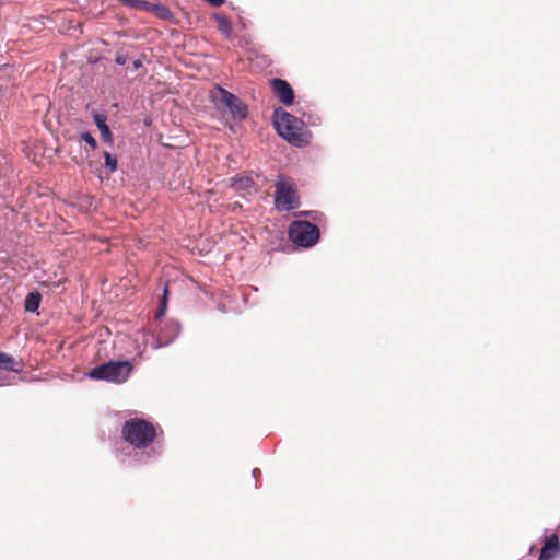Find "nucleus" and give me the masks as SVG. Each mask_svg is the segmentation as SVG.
<instances>
[{
  "label": "nucleus",
  "mask_w": 560,
  "mask_h": 560,
  "mask_svg": "<svg viewBox=\"0 0 560 560\" xmlns=\"http://www.w3.org/2000/svg\"><path fill=\"white\" fill-rule=\"evenodd\" d=\"M121 435L135 448H145L154 442L158 433L152 422L133 418L124 423Z\"/></svg>",
  "instance_id": "nucleus-2"
},
{
  "label": "nucleus",
  "mask_w": 560,
  "mask_h": 560,
  "mask_svg": "<svg viewBox=\"0 0 560 560\" xmlns=\"http://www.w3.org/2000/svg\"><path fill=\"white\" fill-rule=\"evenodd\" d=\"M253 475H254V477H255V478H256L258 475H260L259 469H257V468H256V469H254V470H253Z\"/></svg>",
  "instance_id": "nucleus-19"
},
{
  "label": "nucleus",
  "mask_w": 560,
  "mask_h": 560,
  "mask_svg": "<svg viewBox=\"0 0 560 560\" xmlns=\"http://www.w3.org/2000/svg\"><path fill=\"white\" fill-rule=\"evenodd\" d=\"M121 3L131 7V8H139V9H148V2L144 0H119Z\"/></svg>",
  "instance_id": "nucleus-14"
},
{
  "label": "nucleus",
  "mask_w": 560,
  "mask_h": 560,
  "mask_svg": "<svg viewBox=\"0 0 560 560\" xmlns=\"http://www.w3.org/2000/svg\"><path fill=\"white\" fill-rule=\"evenodd\" d=\"M209 97L224 117L230 116L234 120H243L245 118V107L242 105V102L225 89L215 85L210 90Z\"/></svg>",
  "instance_id": "nucleus-3"
},
{
  "label": "nucleus",
  "mask_w": 560,
  "mask_h": 560,
  "mask_svg": "<svg viewBox=\"0 0 560 560\" xmlns=\"http://www.w3.org/2000/svg\"><path fill=\"white\" fill-rule=\"evenodd\" d=\"M81 140L88 143L92 148V150H95L97 147L95 138L90 132H83L81 135Z\"/></svg>",
  "instance_id": "nucleus-15"
},
{
  "label": "nucleus",
  "mask_w": 560,
  "mask_h": 560,
  "mask_svg": "<svg viewBox=\"0 0 560 560\" xmlns=\"http://www.w3.org/2000/svg\"><path fill=\"white\" fill-rule=\"evenodd\" d=\"M273 124L277 132L289 143L295 147H303L310 142L311 133L306 130L304 122L290 113L276 109Z\"/></svg>",
  "instance_id": "nucleus-1"
},
{
  "label": "nucleus",
  "mask_w": 560,
  "mask_h": 560,
  "mask_svg": "<svg viewBox=\"0 0 560 560\" xmlns=\"http://www.w3.org/2000/svg\"><path fill=\"white\" fill-rule=\"evenodd\" d=\"M115 61L116 63L124 66L127 62V57L122 54H117Z\"/></svg>",
  "instance_id": "nucleus-17"
},
{
  "label": "nucleus",
  "mask_w": 560,
  "mask_h": 560,
  "mask_svg": "<svg viewBox=\"0 0 560 560\" xmlns=\"http://www.w3.org/2000/svg\"><path fill=\"white\" fill-rule=\"evenodd\" d=\"M94 121L101 132V137L105 142H113V135L108 126L106 125V116L103 114H95Z\"/></svg>",
  "instance_id": "nucleus-10"
},
{
  "label": "nucleus",
  "mask_w": 560,
  "mask_h": 560,
  "mask_svg": "<svg viewBox=\"0 0 560 560\" xmlns=\"http://www.w3.org/2000/svg\"><path fill=\"white\" fill-rule=\"evenodd\" d=\"M167 293H168V289H167V285H165L164 287V291H163V296L161 299V304H160V307H159V312L156 314V317L163 315L165 310H166V296H167Z\"/></svg>",
  "instance_id": "nucleus-16"
},
{
  "label": "nucleus",
  "mask_w": 560,
  "mask_h": 560,
  "mask_svg": "<svg viewBox=\"0 0 560 560\" xmlns=\"http://www.w3.org/2000/svg\"><path fill=\"white\" fill-rule=\"evenodd\" d=\"M560 558V540L556 533L547 534L544 537V545L538 560H555Z\"/></svg>",
  "instance_id": "nucleus-8"
},
{
  "label": "nucleus",
  "mask_w": 560,
  "mask_h": 560,
  "mask_svg": "<svg viewBox=\"0 0 560 560\" xmlns=\"http://www.w3.org/2000/svg\"><path fill=\"white\" fill-rule=\"evenodd\" d=\"M42 296L38 292H31L25 299V310L27 312H35L38 310Z\"/></svg>",
  "instance_id": "nucleus-11"
},
{
  "label": "nucleus",
  "mask_w": 560,
  "mask_h": 560,
  "mask_svg": "<svg viewBox=\"0 0 560 560\" xmlns=\"http://www.w3.org/2000/svg\"><path fill=\"white\" fill-rule=\"evenodd\" d=\"M270 85L276 97L284 106H290L294 102V91L285 80L275 78L270 80Z\"/></svg>",
  "instance_id": "nucleus-7"
},
{
  "label": "nucleus",
  "mask_w": 560,
  "mask_h": 560,
  "mask_svg": "<svg viewBox=\"0 0 560 560\" xmlns=\"http://www.w3.org/2000/svg\"><path fill=\"white\" fill-rule=\"evenodd\" d=\"M301 206L300 196L292 178L279 177L275 184V207L278 211H290Z\"/></svg>",
  "instance_id": "nucleus-5"
},
{
  "label": "nucleus",
  "mask_w": 560,
  "mask_h": 560,
  "mask_svg": "<svg viewBox=\"0 0 560 560\" xmlns=\"http://www.w3.org/2000/svg\"><path fill=\"white\" fill-rule=\"evenodd\" d=\"M143 66L142 63V60L141 59H137L132 62V68L133 70H138L139 68H141Z\"/></svg>",
  "instance_id": "nucleus-18"
},
{
  "label": "nucleus",
  "mask_w": 560,
  "mask_h": 560,
  "mask_svg": "<svg viewBox=\"0 0 560 560\" xmlns=\"http://www.w3.org/2000/svg\"><path fill=\"white\" fill-rule=\"evenodd\" d=\"M289 237L299 246L311 247L319 238V229L308 221H294L289 228Z\"/></svg>",
  "instance_id": "nucleus-6"
},
{
  "label": "nucleus",
  "mask_w": 560,
  "mask_h": 560,
  "mask_svg": "<svg viewBox=\"0 0 560 560\" xmlns=\"http://www.w3.org/2000/svg\"><path fill=\"white\" fill-rule=\"evenodd\" d=\"M161 10L165 11V12H168L167 9L165 7H161Z\"/></svg>",
  "instance_id": "nucleus-20"
},
{
  "label": "nucleus",
  "mask_w": 560,
  "mask_h": 560,
  "mask_svg": "<svg viewBox=\"0 0 560 560\" xmlns=\"http://www.w3.org/2000/svg\"><path fill=\"white\" fill-rule=\"evenodd\" d=\"M22 368L23 363L21 361H16L14 357L0 350V369L11 372H20L22 371Z\"/></svg>",
  "instance_id": "nucleus-9"
},
{
  "label": "nucleus",
  "mask_w": 560,
  "mask_h": 560,
  "mask_svg": "<svg viewBox=\"0 0 560 560\" xmlns=\"http://www.w3.org/2000/svg\"><path fill=\"white\" fill-rule=\"evenodd\" d=\"M217 20L219 24V30L229 36L232 30L230 21L224 16H217Z\"/></svg>",
  "instance_id": "nucleus-12"
},
{
  "label": "nucleus",
  "mask_w": 560,
  "mask_h": 560,
  "mask_svg": "<svg viewBox=\"0 0 560 560\" xmlns=\"http://www.w3.org/2000/svg\"><path fill=\"white\" fill-rule=\"evenodd\" d=\"M105 165L109 168L112 173L117 170V159L112 155L109 152H104Z\"/></svg>",
  "instance_id": "nucleus-13"
},
{
  "label": "nucleus",
  "mask_w": 560,
  "mask_h": 560,
  "mask_svg": "<svg viewBox=\"0 0 560 560\" xmlns=\"http://www.w3.org/2000/svg\"><path fill=\"white\" fill-rule=\"evenodd\" d=\"M132 368L129 361H109L92 369L89 376L93 380L124 383L132 372Z\"/></svg>",
  "instance_id": "nucleus-4"
}]
</instances>
